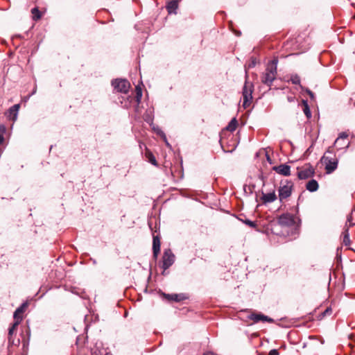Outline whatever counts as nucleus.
<instances>
[{"instance_id": "nucleus-9", "label": "nucleus", "mask_w": 355, "mask_h": 355, "mask_svg": "<svg viewBox=\"0 0 355 355\" xmlns=\"http://www.w3.org/2000/svg\"><path fill=\"white\" fill-rule=\"evenodd\" d=\"M272 170L278 174L284 176H288L291 174V166L287 164H280L279 166H275L272 168Z\"/></svg>"}, {"instance_id": "nucleus-31", "label": "nucleus", "mask_w": 355, "mask_h": 355, "mask_svg": "<svg viewBox=\"0 0 355 355\" xmlns=\"http://www.w3.org/2000/svg\"><path fill=\"white\" fill-rule=\"evenodd\" d=\"M305 91L309 94L311 99L313 100L315 98L314 94L308 88H306Z\"/></svg>"}, {"instance_id": "nucleus-13", "label": "nucleus", "mask_w": 355, "mask_h": 355, "mask_svg": "<svg viewBox=\"0 0 355 355\" xmlns=\"http://www.w3.org/2000/svg\"><path fill=\"white\" fill-rule=\"evenodd\" d=\"M180 0H171L166 5V9L169 14L176 13V10L178 8V1Z\"/></svg>"}, {"instance_id": "nucleus-21", "label": "nucleus", "mask_w": 355, "mask_h": 355, "mask_svg": "<svg viewBox=\"0 0 355 355\" xmlns=\"http://www.w3.org/2000/svg\"><path fill=\"white\" fill-rule=\"evenodd\" d=\"M343 243L345 245H349L350 243V239H349V230H348V227H347L345 231L343 232Z\"/></svg>"}, {"instance_id": "nucleus-10", "label": "nucleus", "mask_w": 355, "mask_h": 355, "mask_svg": "<svg viewBox=\"0 0 355 355\" xmlns=\"http://www.w3.org/2000/svg\"><path fill=\"white\" fill-rule=\"evenodd\" d=\"M248 318L249 319L253 320L254 322H258L259 321L273 322V319L261 313H252L249 315Z\"/></svg>"}, {"instance_id": "nucleus-2", "label": "nucleus", "mask_w": 355, "mask_h": 355, "mask_svg": "<svg viewBox=\"0 0 355 355\" xmlns=\"http://www.w3.org/2000/svg\"><path fill=\"white\" fill-rule=\"evenodd\" d=\"M327 154H334L332 147H329L321 158V162L325 166L326 173L329 174L337 168L338 161L336 158L328 156Z\"/></svg>"}, {"instance_id": "nucleus-17", "label": "nucleus", "mask_w": 355, "mask_h": 355, "mask_svg": "<svg viewBox=\"0 0 355 355\" xmlns=\"http://www.w3.org/2000/svg\"><path fill=\"white\" fill-rule=\"evenodd\" d=\"M302 103L303 105V112L307 119H310L311 117V112L309 108V105L306 100H302Z\"/></svg>"}, {"instance_id": "nucleus-20", "label": "nucleus", "mask_w": 355, "mask_h": 355, "mask_svg": "<svg viewBox=\"0 0 355 355\" xmlns=\"http://www.w3.org/2000/svg\"><path fill=\"white\" fill-rule=\"evenodd\" d=\"M19 105L15 104L9 109V112L11 116H13V119L17 118V115L19 109Z\"/></svg>"}, {"instance_id": "nucleus-23", "label": "nucleus", "mask_w": 355, "mask_h": 355, "mask_svg": "<svg viewBox=\"0 0 355 355\" xmlns=\"http://www.w3.org/2000/svg\"><path fill=\"white\" fill-rule=\"evenodd\" d=\"M33 19L37 21L41 18V12L37 8H33L31 10Z\"/></svg>"}, {"instance_id": "nucleus-5", "label": "nucleus", "mask_w": 355, "mask_h": 355, "mask_svg": "<svg viewBox=\"0 0 355 355\" xmlns=\"http://www.w3.org/2000/svg\"><path fill=\"white\" fill-rule=\"evenodd\" d=\"M112 85L118 92L127 94L130 87V83L125 79H116L112 82Z\"/></svg>"}, {"instance_id": "nucleus-40", "label": "nucleus", "mask_w": 355, "mask_h": 355, "mask_svg": "<svg viewBox=\"0 0 355 355\" xmlns=\"http://www.w3.org/2000/svg\"><path fill=\"white\" fill-rule=\"evenodd\" d=\"M162 135H163L164 137H166V135H164V132H162Z\"/></svg>"}, {"instance_id": "nucleus-27", "label": "nucleus", "mask_w": 355, "mask_h": 355, "mask_svg": "<svg viewBox=\"0 0 355 355\" xmlns=\"http://www.w3.org/2000/svg\"><path fill=\"white\" fill-rule=\"evenodd\" d=\"M6 131V127L3 125H0V145L3 141V133Z\"/></svg>"}, {"instance_id": "nucleus-12", "label": "nucleus", "mask_w": 355, "mask_h": 355, "mask_svg": "<svg viewBox=\"0 0 355 355\" xmlns=\"http://www.w3.org/2000/svg\"><path fill=\"white\" fill-rule=\"evenodd\" d=\"M277 200L275 191L273 190L272 192L264 193H262L261 200L263 204L272 202Z\"/></svg>"}, {"instance_id": "nucleus-15", "label": "nucleus", "mask_w": 355, "mask_h": 355, "mask_svg": "<svg viewBox=\"0 0 355 355\" xmlns=\"http://www.w3.org/2000/svg\"><path fill=\"white\" fill-rule=\"evenodd\" d=\"M318 183L315 180H311L306 184V188L311 192L316 191L318 189Z\"/></svg>"}, {"instance_id": "nucleus-1", "label": "nucleus", "mask_w": 355, "mask_h": 355, "mask_svg": "<svg viewBox=\"0 0 355 355\" xmlns=\"http://www.w3.org/2000/svg\"><path fill=\"white\" fill-rule=\"evenodd\" d=\"M277 60H273L270 62L266 67L265 72L261 76V82L263 84L270 87L272 82L275 80L277 73Z\"/></svg>"}, {"instance_id": "nucleus-39", "label": "nucleus", "mask_w": 355, "mask_h": 355, "mask_svg": "<svg viewBox=\"0 0 355 355\" xmlns=\"http://www.w3.org/2000/svg\"><path fill=\"white\" fill-rule=\"evenodd\" d=\"M162 135H163L164 137H166V135H164V132H162Z\"/></svg>"}, {"instance_id": "nucleus-11", "label": "nucleus", "mask_w": 355, "mask_h": 355, "mask_svg": "<svg viewBox=\"0 0 355 355\" xmlns=\"http://www.w3.org/2000/svg\"><path fill=\"white\" fill-rule=\"evenodd\" d=\"M160 252V239L158 235H153V257L157 259Z\"/></svg>"}, {"instance_id": "nucleus-36", "label": "nucleus", "mask_w": 355, "mask_h": 355, "mask_svg": "<svg viewBox=\"0 0 355 355\" xmlns=\"http://www.w3.org/2000/svg\"><path fill=\"white\" fill-rule=\"evenodd\" d=\"M202 355H216V354L211 352H206Z\"/></svg>"}, {"instance_id": "nucleus-35", "label": "nucleus", "mask_w": 355, "mask_h": 355, "mask_svg": "<svg viewBox=\"0 0 355 355\" xmlns=\"http://www.w3.org/2000/svg\"><path fill=\"white\" fill-rule=\"evenodd\" d=\"M331 312V309L329 308H327L323 313L324 315L329 314Z\"/></svg>"}, {"instance_id": "nucleus-22", "label": "nucleus", "mask_w": 355, "mask_h": 355, "mask_svg": "<svg viewBox=\"0 0 355 355\" xmlns=\"http://www.w3.org/2000/svg\"><path fill=\"white\" fill-rule=\"evenodd\" d=\"M20 322V320H15V322L12 324V327L9 329L8 331L9 340L10 339V337L12 335L13 332L15 331V330L16 329V328L17 327Z\"/></svg>"}, {"instance_id": "nucleus-38", "label": "nucleus", "mask_w": 355, "mask_h": 355, "mask_svg": "<svg viewBox=\"0 0 355 355\" xmlns=\"http://www.w3.org/2000/svg\"><path fill=\"white\" fill-rule=\"evenodd\" d=\"M162 135H163L164 137H166V135H164V132H162Z\"/></svg>"}, {"instance_id": "nucleus-24", "label": "nucleus", "mask_w": 355, "mask_h": 355, "mask_svg": "<svg viewBox=\"0 0 355 355\" xmlns=\"http://www.w3.org/2000/svg\"><path fill=\"white\" fill-rule=\"evenodd\" d=\"M291 81L294 85H300V78L298 75L295 74L292 75L291 77Z\"/></svg>"}, {"instance_id": "nucleus-16", "label": "nucleus", "mask_w": 355, "mask_h": 355, "mask_svg": "<svg viewBox=\"0 0 355 355\" xmlns=\"http://www.w3.org/2000/svg\"><path fill=\"white\" fill-rule=\"evenodd\" d=\"M165 297L167 299L172 300V301H175V302H180L184 299L182 294H172V295L167 294V295H165Z\"/></svg>"}, {"instance_id": "nucleus-4", "label": "nucleus", "mask_w": 355, "mask_h": 355, "mask_svg": "<svg viewBox=\"0 0 355 355\" xmlns=\"http://www.w3.org/2000/svg\"><path fill=\"white\" fill-rule=\"evenodd\" d=\"M175 257L171 249H166L162 256V266L164 270L169 268L175 262Z\"/></svg>"}, {"instance_id": "nucleus-7", "label": "nucleus", "mask_w": 355, "mask_h": 355, "mask_svg": "<svg viewBox=\"0 0 355 355\" xmlns=\"http://www.w3.org/2000/svg\"><path fill=\"white\" fill-rule=\"evenodd\" d=\"M314 173V168L310 164H309L298 171L297 176L299 179L305 180L312 177Z\"/></svg>"}, {"instance_id": "nucleus-6", "label": "nucleus", "mask_w": 355, "mask_h": 355, "mask_svg": "<svg viewBox=\"0 0 355 355\" xmlns=\"http://www.w3.org/2000/svg\"><path fill=\"white\" fill-rule=\"evenodd\" d=\"M278 222L282 226L290 227L295 223V217L291 214H284L279 216Z\"/></svg>"}, {"instance_id": "nucleus-30", "label": "nucleus", "mask_w": 355, "mask_h": 355, "mask_svg": "<svg viewBox=\"0 0 355 355\" xmlns=\"http://www.w3.org/2000/svg\"><path fill=\"white\" fill-rule=\"evenodd\" d=\"M349 225V227L353 226V225H355V223H354L352 221V216H349L347 217L346 225Z\"/></svg>"}, {"instance_id": "nucleus-33", "label": "nucleus", "mask_w": 355, "mask_h": 355, "mask_svg": "<svg viewBox=\"0 0 355 355\" xmlns=\"http://www.w3.org/2000/svg\"><path fill=\"white\" fill-rule=\"evenodd\" d=\"M256 64V60H252V62L249 64V67H254Z\"/></svg>"}, {"instance_id": "nucleus-37", "label": "nucleus", "mask_w": 355, "mask_h": 355, "mask_svg": "<svg viewBox=\"0 0 355 355\" xmlns=\"http://www.w3.org/2000/svg\"><path fill=\"white\" fill-rule=\"evenodd\" d=\"M162 135H163L164 137H166V135H164V132H162Z\"/></svg>"}, {"instance_id": "nucleus-29", "label": "nucleus", "mask_w": 355, "mask_h": 355, "mask_svg": "<svg viewBox=\"0 0 355 355\" xmlns=\"http://www.w3.org/2000/svg\"><path fill=\"white\" fill-rule=\"evenodd\" d=\"M244 223H245L246 225H249L250 227H255L257 226V224H256V223H255V222L252 221V220H248V219H246V220L244 221Z\"/></svg>"}, {"instance_id": "nucleus-28", "label": "nucleus", "mask_w": 355, "mask_h": 355, "mask_svg": "<svg viewBox=\"0 0 355 355\" xmlns=\"http://www.w3.org/2000/svg\"><path fill=\"white\" fill-rule=\"evenodd\" d=\"M148 159H149V162L153 164L154 166H157V162L156 161V159L155 157V156L153 155V154H149L148 155Z\"/></svg>"}, {"instance_id": "nucleus-18", "label": "nucleus", "mask_w": 355, "mask_h": 355, "mask_svg": "<svg viewBox=\"0 0 355 355\" xmlns=\"http://www.w3.org/2000/svg\"><path fill=\"white\" fill-rule=\"evenodd\" d=\"M237 124L238 123L236 118H233L227 125L226 129L230 132H234L237 127Z\"/></svg>"}, {"instance_id": "nucleus-8", "label": "nucleus", "mask_w": 355, "mask_h": 355, "mask_svg": "<svg viewBox=\"0 0 355 355\" xmlns=\"http://www.w3.org/2000/svg\"><path fill=\"white\" fill-rule=\"evenodd\" d=\"M293 185L291 184H287L286 185L281 186L279 189V198L280 201L288 198L292 193Z\"/></svg>"}, {"instance_id": "nucleus-32", "label": "nucleus", "mask_w": 355, "mask_h": 355, "mask_svg": "<svg viewBox=\"0 0 355 355\" xmlns=\"http://www.w3.org/2000/svg\"><path fill=\"white\" fill-rule=\"evenodd\" d=\"M268 355H279V353H278L277 350H276V349H272V350H271V351L269 352Z\"/></svg>"}, {"instance_id": "nucleus-34", "label": "nucleus", "mask_w": 355, "mask_h": 355, "mask_svg": "<svg viewBox=\"0 0 355 355\" xmlns=\"http://www.w3.org/2000/svg\"><path fill=\"white\" fill-rule=\"evenodd\" d=\"M294 99H295V97H293V96H288L287 97V100L290 103L293 102Z\"/></svg>"}, {"instance_id": "nucleus-14", "label": "nucleus", "mask_w": 355, "mask_h": 355, "mask_svg": "<svg viewBox=\"0 0 355 355\" xmlns=\"http://www.w3.org/2000/svg\"><path fill=\"white\" fill-rule=\"evenodd\" d=\"M27 303L25 302V303H23L19 307H18L15 313H14V319L15 320H17V319H19L20 320V321L22 320V313L24 312L26 308L27 307Z\"/></svg>"}, {"instance_id": "nucleus-19", "label": "nucleus", "mask_w": 355, "mask_h": 355, "mask_svg": "<svg viewBox=\"0 0 355 355\" xmlns=\"http://www.w3.org/2000/svg\"><path fill=\"white\" fill-rule=\"evenodd\" d=\"M348 137V134L345 132L340 133L338 137L334 142V146H338L341 141H346Z\"/></svg>"}, {"instance_id": "nucleus-3", "label": "nucleus", "mask_w": 355, "mask_h": 355, "mask_svg": "<svg viewBox=\"0 0 355 355\" xmlns=\"http://www.w3.org/2000/svg\"><path fill=\"white\" fill-rule=\"evenodd\" d=\"M252 91H253V86L251 83L248 82H245V85L243 88V107L244 108L248 107L251 102V100L252 98Z\"/></svg>"}, {"instance_id": "nucleus-41", "label": "nucleus", "mask_w": 355, "mask_h": 355, "mask_svg": "<svg viewBox=\"0 0 355 355\" xmlns=\"http://www.w3.org/2000/svg\"><path fill=\"white\" fill-rule=\"evenodd\" d=\"M105 355H112L111 354L107 353Z\"/></svg>"}, {"instance_id": "nucleus-26", "label": "nucleus", "mask_w": 355, "mask_h": 355, "mask_svg": "<svg viewBox=\"0 0 355 355\" xmlns=\"http://www.w3.org/2000/svg\"><path fill=\"white\" fill-rule=\"evenodd\" d=\"M338 150H340L343 148H347L349 146V142L347 141H341L338 146H335Z\"/></svg>"}, {"instance_id": "nucleus-25", "label": "nucleus", "mask_w": 355, "mask_h": 355, "mask_svg": "<svg viewBox=\"0 0 355 355\" xmlns=\"http://www.w3.org/2000/svg\"><path fill=\"white\" fill-rule=\"evenodd\" d=\"M141 96H142L141 89L139 86H137L136 87V98H137V101L138 103L140 102Z\"/></svg>"}]
</instances>
